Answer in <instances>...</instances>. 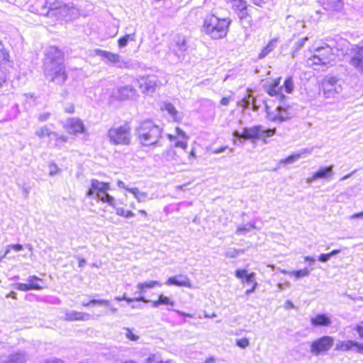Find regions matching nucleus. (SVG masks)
<instances>
[{"label": "nucleus", "instance_id": "obj_63", "mask_svg": "<svg viewBox=\"0 0 363 363\" xmlns=\"http://www.w3.org/2000/svg\"><path fill=\"white\" fill-rule=\"evenodd\" d=\"M130 192H132L133 194L136 195L138 193V189H133L130 190Z\"/></svg>", "mask_w": 363, "mask_h": 363}, {"label": "nucleus", "instance_id": "obj_18", "mask_svg": "<svg viewBox=\"0 0 363 363\" xmlns=\"http://www.w3.org/2000/svg\"><path fill=\"white\" fill-rule=\"evenodd\" d=\"M165 284L167 285L191 287L190 279L185 275H179L178 277H169L167 279Z\"/></svg>", "mask_w": 363, "mask_h": 363}, {"label": "nucleus", "instance_id": "obj_48", "mask_svg": "<svg viewBox=\"0 0 363 363\" xmlns=\"http://www.w3.org/2000/svg\"><path fill=\"white\" fill-rule=\"evenodd\" d=\"M290 116L288 114H286L285 116H282L281 113H279L276 116V118L280 121H284L287 119H289Z\"/></svg>", "mask_w": 363, "mask_h": 363}, {"label": "nucleus", "instance_id": "obj_33", "mask_svg": "<svg viewBox=\"0 0 363 363\" xmlns=\"http://www.w3.org/2000/svg\"><path fill=\"white\" fill-rule=\"evenodd\" d=\"M273 42L270 41L265 47H264L261 52L258 55L259 59H262L265 57L269 52H271L274 50Z\"/></svg>", "mask_w": 363, "mask_h": 363}, {"label": "nucleus", "instance_id": "obj_36", "mask_svg": "<svg viewBox=\"0 0 363 363\" xmlns=\"http://www.w3.org/2000/svg\"><path fill=\"white\" fill-rule=\"evenodd\" d=\"M290 275L294 277L296 279L305 277L309 275V270L307 268L292 271L290 272Z\"/></svg>", "mask_w": 363, "mask_h": 363}, {"label": "nucleus", "instance_id": "obj_54", "mask_svg": "<svg viewBox=\"0 0 363 363\" xmlns=\"http://www.w3.org/2000/svg\"><path fill=\"white\" fill-rule=\"evenodd\" d=\"M196 157V156L195 150L194 149H191V151L189 152V157L191 158V159H194Z\"/></svg>", "mask_w": 363, "mask_h": 363}, {"label": "nucleus", "instance_id": "obj_24", "mask_svg": "<svg viewBox=\"0 0 363 363\" xmlns=\"http://www.w3.org/2000/svg\"><path fill=\"white\" fill-rule=\"evenodd\" d=\"M82 306L84 307H89V306L92 305V306H108L111 308V311L112 312H116L117 311V308H113L111 303V302L108 301V300H106V299H91L87 302H84L82 303Z\"/></svg>", "mask_w": 363, "mask_h": 363}, {"label": "nucleus", "instance_id": "obj_46", "mask_svg": "<svg viewBox=\"0 0 363 363\" xmlns=\"http://www.w3.org/2000/svg\"><path fill=\"white\" fill-rule=\"evenodd\" d=\"M354 348H356L358 352L363 353V344L354 341Z\"/></svg>", "mask_w": 363, "mask_h": 363}, {"label": "nucleus", "instance_id": "obj_10", "mask_svg": "<svg viewBox=\"0 0 363 363\" xmlns=\"http://www.w3.org/2000/svg\"><path fill=\"white\" fill-rule=\"evenodd\" d=\"M109 189L110 184L108 182L93 179L86 195L87 197L96 196V199L99 200Z\"/></svg>", "mask_w": 363, "mask_h": 363}, {"label": "nucleus", "instance_id": "obj_16", "mask_svg": "<svg viewBox=\"0 0 363 363\" xmlns=\"http://www.w3.org/2000/svg\"><path fill=\"white\" fill-rule=\"evenodd\" d=\"M66 128L68 130L69 133L72 135H77L85 132L83 122L79 118H70L67 122Z\"/></svg>", "mask_w": 363, "mask_h": 363}, {"label": "nucleus", "instance_id": "obj_9", "mask_svg": "<svg viewBox=\"0 0 363 363\" xmlns=\"http://www.w3.org/2000/svg\"><path fill=\"white\" fill-rule=\"evenodd\" d=\"M74 9L75 7L73 5L62 4L57 1L50 5L48 15L65 18L70 16Z\"/></svg>", "mask_w": 363, "mask_h": 363}, {"label": "nucleus", "instance_id": "obj_30", "mask_svg": "<svg viewBox=\"0 0 363 363\" xmlns=\"http://www.w3.org/2000/svg\"><path fill=\"white\" fill-rule=\"evenodd\" d=\"M10 61L9 52L6 48L3 43L0 41V66L9 62Z\"/></svg>", "mask_w": 363, "mask_h": 363}, {"label": "nucleus", "instance_id": "obj_44", "mask_svg": "<svg viewBox=\"0 0 363 363\" xmlns=\"http://www.w3.org/2000/svg\"><path fill=\"white\" fill-rule=\"evenodd\" d=\"M355 330L358 333L359 337L363 338V321L356 326Z\"/></svg>", "mask_w": 363, "mask_h": 363}, {"label": "nucleus", "instance_id": "obj_19", "mask_svg": "<svg viewBox=\"0 0 363 363\" xmlns=\"http://www.w3.org/2000/svg\"><path fill=\"white\" fill-rule=\"evenodd\" d=\"M235 276L240 279H242V283H248L252 284L253 283H257L255 279V273L251 272L247 273V270L244 269H238L235 272Z\"/></svg>", "mask_w": 363, "mask_h": 363}, {"label": "nucleus", "instance_id": "obj_14", "mask_svg": "<svg viewBox=\"0 0 363 363\" xmlns=\"http://www.w3.org/2000/svg\"><path fill=\"white\" fill-rule=\"evenodd\" d=\"M337 79L335 77H325L320 82V89L325 97L337 93Z\"/></svg>", "mask_w": 363, "mask_h": 363}, {"label": "nucleus", "instance_id": "obj_41", "mask_svg": "<svg viewBox=\"0 0 363 363\" xmlns=\"http://www.w3.org/2000/svg\"><path fill=\"white\" fill-rule=\"evenodd\" d=\"M23 250V245L20 244H12L7 246L5 253H9L11 250L21 251Z\"/></svg>", "mask_w": 363, "mask_h": 363}, {"label": "nucleus", "instance_id": "obj_31", "mask_svg": "<svg viewBox=\"0 0 363 363\" xmlns=\"http://www.w3.org/2000/svg\"><path fill=\"white\" fill-rule=\"evenodd\" d=\"M145 363H176L172 359L161 360L155 354H150L145 360Z\"/></svg>", "mask_w": 363, "mask_h": 363}, {"label": "nucleus", "instance_id": "obj_21", "mask_svg": "<svg viewBox=\"0 0 363 363\" xmlns=\"http://www.w3.org/2000/svg\"><path fill=\"white\" fill-rule=\"evenodd\" d=\"M94 52L96 55L105 58L110 63H117L120 61V55L118 53L99 49L95 50Z\"/></svg>", "mask_w": 363, "mask_h": 363}, {"label": "nucleus", "instance_id": "obj_11", "mask_svg": "<svg viewBox=\"0 0 363 363\" xmlns=\"http://www.w3.org/2000/svg\"><path fill=\"white\" fill-rule=\"evenodd\" d=\"M350 64L357 70L363 72V45H354L350 50Z\"/></svg>", "mask_w": 363, "mask_h": 363}, {"label": "nucleus", "instance_id": "obj_47", "mask_svg": "<svg viewBox=\"0 0 363 363\" xmlns=\"http://www.w3.org/2000/svg\"><path fill=\"white\" fill-rule=\"evenodd\" d=\"M176 133L179 136H181L183 138H185V139L188 138L186 133L179 127L176 128Z\"/></svg>", "mask_w": 363, "mask_h": 363}, {"label": "nucleus", "instance_id": "obj_50", "mask_svg": "<svg viewBox=\"0 0 363 363\" xmlns=\"http://www.w3.org/2000/svg\"><path fill=\"white\" fill-rule=\"evenodd\" d=\"M50 116V113H45L41 114L39 116V120L40 121H45L47 119H48Z\"/></svg>", "mask_w": 363, "mask_h": 363}, {"label": "nucleus", "instance_id": "obj_49", "mask_svg": "<svg viewBox=\"0 0 363 363\" xmlns=\"http://www.w3.org/2000/svg\"><path fill=\"white\" fill-rule=\"evenodd\" d=\"M257 285H258L257 283H253L252 284L251 288L246 291V294L248 295V294H250L251 293H253L255 291L256 288L257 287Z\"/></svg>", "mask_w": 363, "mask_h": 363}, {"label": "nucleus", "instance_id": "obj_37", "mask_svg": "<svg viewBox=\"0 0 363 363\" xmlns=\"http://www.w3.org/2000/svg\"><path fill=\"white\" fill-rule=\"evenodd\" d=\"M134 38H135L134 34L125 35H123V36L119 38V39L118 40V43L119 47H121V48L125 47L127 45L128 40H133Z\"/></svg>", "mask_w": 363, "mask_h": 363}, {"label": "nucleus", "instance_id": "obj_45", "mask_svg": "<svg viewBox=\"0 0 363 363\" xmlns=\"http://www.w3.org/2000/svg\"><path fill=\"white\" fill-rule=\"evenodd\" d=\"M330 258V257L328 253L321 254L318 257V260L320 262H326L327 260H328Z\"/></svg>", "mask_w": 363, "mask_h": 363}, {"label": "nucleus", "instance_id": "obj_20", "mask_svg": "<svg viewBox=\"0 0 363 363\" xmlns=\"http://www.w3.org/2000/svg\"><path fill=\"white\" fill-rule=\"evenodd\" d=\"M311 323L315 327H328L331 324V320L325 314H318L311 318Z\"/></svg>", "mask_w": 363, "mask_h": 363}, {"label": "nucleus", "instance_id": "obj_43", "mask_svg": "<svg viewBox=\"0 0 363 363\" xmlns=\"http://www.w3.org/2000/svg\"><path fill=\"white\" fill-rule=\"evenodd\" d=\"M231 100V97L230 96H225V97H223L220 101V104L222 105V106H228V104H230V101Z\"/></svg>", "mask_w": 363, "mask_h": 363}, {"label": "nucleus", "instance_id": "obj_42", "mask_svg": "<svg viewBox=\"0 0 363 363\" xmlns=\"http://www.w3.org/2000/svg\"><path fill=\"white\" fill-rule=\"evenodd\" d=\"M174 147L177 148V147H180L183 150V151L185 152L186 149H187V147H188V145H187V143L185 142V141H181V142H177L175 144H174Z\"/></svg>", "mask_w": 363, "mask_h": 363}, {"label": "nucleus", "instance_id": "obj_38", "mask_svg": "<svg viewBox=\"0 0 363 363\" xmlns=\"http://www.w3.org/2000/svg\"><path fill=\"white\" fill-rule=\"evenodd\" d=\"M116 214L119 216L124 218L133 217L135 214L131 211H124L122 208H118L116 209Z\"/></svg>", "mask_w": 363, "mask_h": 363}, {"label": "nucleus", "instance_id": "obj_32", "mask_svg": "<svg viewBox=\"0 0 363 363\" xmlns=\"http://www.w3.org/2000/svg\"><path fill=\"white\" fill-rule=\"evenodd\" d=\"M115 300L116 301H125L126 302L128 303H131L133 301H143V302H146L147 301L145 300V297L143 296H140V297H138V298H128L126 296V294H123V296H116L115 297Z\"/></svg>", "mask_w": 363, "mask_h": 363}, {"label": "nucleus", "instance_id": "obj_28", "mask_svg": "<svg viewBox=\"0 0 363 363\" xmlns=\"http://www.w3.org/2000/svg\"><path fill=\"white\" fill-rule=\"evenodd\" d=\"M151 304L153 307H159L160 306L172 307L174 306V301L166 296L160 295L157 299L153 301Z\"/></svg>", "mask_w": 363, "mask_h": 363}, {"label": "nucleus", "instance_id": "obj_4", "mask_svg": "<svg viewBox=\"0 0 363 363\" xmlns=\"http://www.w3.org/2000/svg\"><path fill=\"white\" fill-rule=\"evenodd\" d=\"M130 123L125 121L123 124L111 127L108 131V138L111 143L116 145H129L131 137Z\"/></svg>", "mask_w": 363, "mask_h": 363}, {"label": "nucleus", "instance_id": "obj_57", "mask_svg": "<svg viewBox=\"0 0 363 363\" xmlns=\"http://www.w3.org/2000/svg\"><path fill=\"white\" fill-rule=\"evenodd\" d=\"M215 359L213 357L207 358L203 363H214Z\"/></svg>", "mask_w": 363, "mask_h": 363}, {"label": "nucleus", "instance_id": "obj_40", "mask_svg": "<svg viewBox=\"0 0 363 363\" xmlns=\"http://www.w3.org/2000/svg\"><path fill=\"white\" fill-rule=\"evenodd\" d=\"M236 345L242 349H245L250 345V342L247 338L243 337L236 340Z\"/></svg>", "mask_w": 363, "mask_h": 363}, {"label": "nucleus", "instance_id": "obj_53", "mask_svg": "<svg viewBox=\"0 0 363 363\" xmlns=\"http://www.w3.org/2000/svg\"><path fill=\"white\" fill-rule=\"evenodd\" d=\"M86 260L84 258H79L78 263L79 267H83L86 264Z\"/></svg>", "mask_w": 363, "mask_h": 363}, {"label": "nucleus", "instance_id": "obj_17", "mask_svg": "<svg viewBox=\"0 0 363 363\" xmlns=\"http://www.w3.org/2000/svg\"><path fill=\"white\" fill-rule=\"evenodd\" d=\"M45 59L50 62H55L58 60H62L63 52L57 46H50L45 53Z\"/></svg>", "mask_w": 363, "mask_h": 363}, {"label": "nucleus", "instance_id": "obj_15", "mask_svg": "<svg viewBox=\"0 0 363 363\" xmlns=\"http://www.w3.org/2000/svg\"><path fill=\"white\" fill-rule=\"evenodd\" d=\"M344 0H324L323 6L330 14L334 15L342 11L344 9Z\"/></svg>", "mask_w": 363, "mask_h": 363}, {"label": "nucleus", "instance_id": "obj_51", "mask_svg": "<svg viewBox=\"0 0 363 363\" xmlns=\"http://www.w3.org/2000/svg\"><path fill=\"white\" fill-rule=\"evenodd\" d=\"M228 148V146H223L219 148L215 149L213 150V153L218 154L224 152L225 150Z\"/></svg>", "mask_w": 363, "mask_h": 363}, {"label": "nucleus", "instance_id": "obj_1", "mask_svg": "<svg viewBox=\"0 0 363 363\" xmlns=\"http://www.w3.org/2000/svg\"><path fill=\"white\" fill-rule=\"evenodd\" d=\"M230 24L229 18H220L211 13L203 18L202 31L212 40H220L227 36Z\"/></svg>", "mask_w": 363, "mask_h": 363}, {"label": "nucleus", "instance_id": "obj_5", "mask_svg": "<svg viewBox=\"0 0 363 363\" xmlns=\"http://www.w3.org/2000/svg\"><path fill=\"white\" fill-rule=\"evenodd\" d=\"M274 133V128H264L262 125H253L244 128L239 136L244 140H250L253 143L262 141L266 143L268 138L272 137Z\"/></svg>", "mask_w": 363, "mask_h": 363}, {"label": "nucleus", "instance_id": "obj_7", "mask_svg": "<svg viewBox=\"0 0 363 363\" xmlns=\"http://www.w3.org/2000/svg\"><path fill=\"white\" fill-rule=\"evenodd\" d=\"M333 345V337L328 335H324L311 342V352L315 355H319L329 351Z\"/></svg>", "mask_w": 363, "mask_h": 363}, {"label": "nucleus", "instance_id": "obj_12", "mask_svg": "<svg viewBox=\"0 0 363 363\" xmlns=\"http://www.w3.org/2000/svg\"><path fill=\"white\" fill-rule=\"evenodd\" d=\"M28 283H18L16 284V289L21 291H28L30 290H42L45 286L41 284L44 280L35 275L30 276L28 279Z\"/></svg>", "mask_w": 363, "mask_h": 363}, {"label": "nucleus", "instance_id": "obj_29", "mask_svg": "<svg viewBox=\"0 0 363 363\" xmlns=\"http://www.w3.org/2000/svg\"><path fill=\"white\" fill-rule=\"evenodd\" d=\"M354 341L353 340H344L338 342L335 350L339 352H347L354 348Z\"/></svg>", "mask_w": 363, "mask_h": 363}, {"label": "nucleus", "instance_id": "obj_64", "mask_svg": "<svg viewBox=\"0 0 363 363\" xmlns=\"http://www.w3.org/2000/svg\"><path fill=\"white\" fill-rule=\"evenodd\" d=\"M294 159V157L293 156H290L287 159H286V161L288 162H290V161H292V160Z\"/></svg>", "mask_w": 363, "mask_h": 363}, {"label": "nucleus", "instance_id": "obj_39", "mask_svg": "<svg viewBox=\"0 0 363 363\" xmlns=\"http://www.w3.org/2000/svg\"><path fill=\"white\" fill-rule=\"evenodd\" d=\"M125 330V336L129 340L137 341L139 339V335L135 334L131 329L126 328Z\"/></svg>", "mask_w": 363, "mask_h": 363}, {"label": "nucleus", "instance_id": "obj_59", "mask_svg": "<svg viewBox=\"0 0 363 363\" xmlns=\"http://www.w3.org/2000/svg\"><path fill=\"white\" fill-rule=\"evenodd\" d=\"M305 261L313 262L315 261L314 258L312 257L306 256L304 257Z\"/></svg>", "mask_w": 363, "mask_h": 363}, {"label": "nucleus", "instance_id": "obj_62", "mask_svg": "<svg viewBox=\"0 0 363 363\" xmlns=\"http://www.w3.org/2000/svg\"><path fill=\"white\" fill-rule=\"evenodd\" d=\"M254 3H255L256 5L261 6V4H262V3H264V1H262V0H259V1H257L256 0H255Z\"/></svg>", "mask_w": 363, "mask_h": 363}, {"label": "nucleus", "instance_id": "obj_52", "mask_svg": "<svg viewBox=\"0 0 363 363\" xmlns=\"http://www.w3.org/2000/svg\"><path fill=\"white\" fill-rule=\"evenodd\" d=\"M351 219L363 218V211L354 213L350 216Z\"/></svg>", "mask_w": 363, "mask_h": 363}, {"label": "nucleus", "instance_id": "obj_3", "mask_svg": "<svg viewBox=\"0 0 363 363\" xmlns=\"http://www.w3.org/2000/svg\"><path fill=\"white\" fill-rule=\"evenodd\" d=\"M281 77L272 79L271 82L265 86V91L272 97H275L279 101L286 99L285 94H290L294 89V79L291 76L287 77L283 84H281Z\"/></svg>", "mask_w": 363, "mask_h": 363}, {"label": "nucleus", "instance_id": "obj_26", "mask_svg": "<svg viewBox=\"0 0 363 363\" xmlns=\"http://www.w3.org/2000/svg\"><path fill=\"white\" fill-rule=\"evenodd\" d=\"M89 315L78 311H69L65 313V319L67 321L84 320L88 318Z\"/></svg>", "mask_w": 363, "mask_h": 363}, {"label": "nucleus", "instance_id": "obj_34", "mask_svg": "<svg viewBox=\"0 0 363 363\" xmlns=\"http://www.w3.org/2000/svg\"><path fill=\"white\" fill-rule=\"evenodd\" d=\"M52 133V131L47 126L42 127L35 132V135L40 138L50 137Z\"/></svg>", "mask_w": 363, "mask_h": 363}, {"label": "nucleus", "instance_id": "obj_2", "mask_svg": "<svg viewBox=\"0 0 363 363\" xmlns=\"http://www.w3.org/2000/svg\"><path fill=\"white\" fill-rule=\"evenodd\" d=\"M163 139V130L152 121L141 122L137 128V140L144 147H157Z\"/></svg>", "mask_w": 363, "mask_h": 363}, {"label": "nucleus", "instance_id": "obj_25", "mask_svg": "<svg viewBox=\"0 0 363 363\" xmlns=\"http://www.w3.org/2000/svg\"><path fill=\"white\" fill-rule=\"evenodd\" d=\"M333 174V169L332 167H325L320 168L317 172H315L311 177V179L315 181L318 179H325L328 178Z\"/></svg>", "mask_w": 363, "mask_h": 363}, {"label": "nucleus", "instance_id": "obj_60", "mask_svg": "<svg viewBox=\"0 0 363 363\" xmlns=\"http://www.w3.org/2000/svg\"><path fill=\"white\" fill-rule=\"evenodd\" d=\"M57 140L60 142H65L67 141V138L65 136H60L57 138Z\"/></svg>", "mask_w": 363, "mask_h": 363}, {"label": "nucleus", "instance_id": "obj_56", "mask_svg": "<svg viewBox=\"0 0 363 363\" xmlns=\"http://www.w3.org/2000/svg\"><path fill=\"white\" fill-rule=\"evenodd\" d=\"M65 111L69 113H72L74 111V107L73 106H71L69 108H66Z\"/></svg>", "mask_w": 363, "mask_h": 363}, {"label": "nucleus", "instance_id": "obj_23", "mask_svg": "<svg viewBox=\"0 0 363 363\" xmlns=\"http://www.w3.org/2000/svg\"><path fill=\"white\" fill-rule=\"evenodd\" d=\"M67 79V74L65 72V69L62 66L58 67L52 76V81L57 84L64 83Z\"/></svg>", "mask_w": 363, "mask_h": 363}, {"label": "nucleus", "instance_id": "obj_61", "mask_svg": "<svg viewBox=\"0 0 363 363\" xmlns=\"http://www.w3.org/2000/svg\"><path fill=\"white\" fill-rule=\"evenodd\" d=\"M139 213H140V214H142V215H143V216H145V217H146V216H147V213H146V211H145V210H140V211H139Z\"/></svg>", "mask_w": 363, "mask_h": 363}, {"label": "nucleus", "instance_id": "obj_13", "mask_svg": "<svg viewBox=\"0 0 363 363\" xmlns=\"http://www.w3.org/2000/svg\"><path fill=\"white\" fill-rule=\"evenodd\" d=\"M231 7L240 21L251 16L249 5L245 0H230Z\"/></svg>", "mask_w": 363, "mask_h": 363}, {"label": "nucleus", "instance_id": "obj_27", "mask_svg": "<svg viewBox=\"0 0 363 363\" xmlns=\"http://www.w3.org/2000/svg\"><path fill=\"white\" fill-rule=\"evenodd\" d=\"M162 283L159 281L151 280L147 281H143L138 283L137 285V289L139 290L140 293L145 292L147 290L155 288L157 286H161Z\"/></svg>", "mask_w": 363, "mask_h": 363}, {"label": "nucleus", "instance_id": "obj_35", "mask_svg": "<svg viewBox=\"0 0 363 363\" xmlns=\"http://www.w3.org/2000/svg\"><path fill=\"white\" fill-rule=\"evenodd\" d=\"M99 201H102L103 203H106L113 208H116V200L113 196L107 194V192L99 199Z\"/></svg>", "mask_w": 363, "mask_h": 363}, {"label": "nucleus", "instance_id": "obj_58", "mask_svg": "<svg viewBox=\"0 0 363 363\" xmlns=\"http://www.w3.org/2000/svg\"><path fill=\"white\" fill-rule=\"evenodd\" d=\"M340 250H333L331 252H330L328 254L330 255V257H331L332 256L340 252Z\"/></svg>", "mask_w": 363, "mask_h": 363}, {"label": "nucleus", "instance_id": "obj_55", "mask_svg": "<svg viewBox=\"0 0 363 363\" xmlns=\"http://www.w3.org/2000/svg\"><path fill=\"white\" fill-rule=\"evenodd\" d=\"M6 81V74H4L3 76L0 77V86H1Z\"/></svg>", "mask_w": 363, "mask_h": 363}, {"label": "nucleus", "instance_id": "obj_22", "mask_svg": "<svg viewBox=\"0 0 363 363\" xmlns=\"http://www.w3.org/2000/svg\"><path fill=\"white\" fill-rule=\"evenodd\" d=\"M162 111H167L177 123H180L182 120V116L179 112L176 109L174 106L171 103H166L162 108Z\"/></svg>", "mask_w": 363, "mask_h": 363}, {"label": "nucleus", "instance_id": "obj_8", "mask_svg": "<svg viewBox=\"0 0 363 363\" xmlns=\"http://www.w3.org/2000/svg\"><path fill=\"white\" fill-rule=\"evenodd\" d=\"M138 86L143 93H152L157 87L162 85L156 75H147L141 77L138 81Z\"/></svg>", "mask_w": 363, "mask_h": 363}, {"label": "nucleus", "instance_id": "obj_6", "mask_svg": "<svg viewBox=\"0 0 363 363\" xmlns=\"http://www.w3.org/2000/svg\"><path fill=\"white\" fill-rule=\"evenodd\" d=\"M333 52L331 47L325 45L318 48L315 52L306 60L308 67L314 65L325 66L328 65L333 58Z\"/></svg>", "mask_w": 363, "mask_h": 363}]
</instances>
